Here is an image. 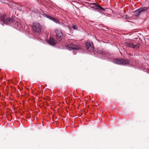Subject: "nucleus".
Masks as SVG:
<instances>
[{"label": "nucleus", "mask_w": 149, "mask_h": 149, "mask_svg": "<svg viewBox=\"0 0 149 149\" xmlns=\"http://www.w3.org/2000/svg\"><path fill=\"white\" fill-rule=\"evenodd\" d=\"M97 54L102 59H106L109 61L112 60L111 55L109 53H106L102 50H99L97 52Z\"/></svg>", "instance_id": "nucleus-1"}, {"label": "nucleus", "mask_w": 149, "mask_h": 149, "mask_svg": "<svg viewBox=\"0 0 149 149\" xmlns=\"http://www.w3.org/2000/svg\"><path fill=\"white\" fill-rule=\"evenodd\" d=\"M113 61L116 64L123 65L127 64L129 63L128 60L125 59H113Z\"/></svg>", "instance_id": "nucleus-2"}, {"label": "nucleus", "mask_w": 149, "mask_h": 149, "mask_svg": "<svg viewBox=\"0 0 149 149\" xmlns=\"http://www.w3.org/2000/svg\"><path fill=\"white\" fill-rule=\"evenodd\" d=\"M6 15H1V20L4 24H7L9 23L12 22L13 23L15 22L13 19L12 18H8L6 19Z\"/></svg>", "instance_id": "nucleus-3"}, {"label": "nucleus", "mask_w": 149, "mask_h": 149, "mask_svg": "<svg viewBox=\"0 0 149 149\" xmlns=\"http://www.w3.org/2000/svg\"><path fill=\"white\" fill-rule=\"evenodd\" d=\"M32 28L34 31L36 33H39L42 29L41 26L39 23L33 24Z\"/></svg>", "instance_id": "nucleus-4"}, {"label": "nucleus", "mask_w": 149, "mask_h": 149, "mask_svg": "<svg viewBox=\"0 0 149 149\" xmlns=\"http://www.w3.org/2000/svg\"><path fill=\"white\" fill-rule=\"evenodd\" d=\"M54 32L56 34V36L58 41L61 40L63 38V34L62 31L59 29H56Z\"/></svg>", "instance_id": "nucleus-5"}, {"label": "nucleus", "mask_w": 149, "mask_h": 149, "mask_svg": "<svg viewBox=\"0 0 149 149\" xmlns=\"http://www.w3.org/2000/svg\"><path fill=\"white\" fill-rule=\"evenodd\" d=\"M81 48L80 45L78 44H70L68 46V49L70 50H79Z\"/></svg>", "instance_id": "nucleus-6"}, {"label": "nucleus", "mask_w": 149, "mask_h": 149, "mask_svg": "<svg viewBox=\"0 0 149 149\" xmlns=\"http://www.w3.org/2000/svg\"><path fill=\"white\" fill-rule=\"evenodd\" d=\"M86 48L87 49H89L91 51H93L94 47L93 43L89 41L87 42L86 43Z\"/></svg>", "instance_id": "nucleus-7"}, {"label": "nucleus", "mask_w": 149, "mask_h": 149, "mask_svg": "<svg viewBox=\"0 0 149 149\" xmlns=\"http://www.w3.org/2000/svg\"><path fill=\"white\" fill-rule=\"evenodd\" d=\"M15 26L17 29L20 30H24V25H23V24L19 22H17Z\"/></svg>", "instance_id": "nucleus-8"}, {"label": "nucleus", "mask_w": 149, "mask_h": 149, "mask_svg": "<svg viewBox=\"0 0 149 149\" xmlns=\"http://www.w3.org/2000/svg\"><path fill=\"white\" fill-rule=\"evenodd\" d=\"M130 46L129 47L136 49L139 48L140 46V45L139 43L134 44L132 42H129Z\"/></svg>", "instance_id": "nucleus-9"}, {"label": "nucleus", "mask_w": 149, "mask_h": 149, "mask_svg": "<svg viewBox=\"0 0 149 149\" xmlns=\"http://www.w3.org/2000/svg\"><path fill=\"white\" fill-rule=\"evenodd\" d=\"M46 17L47 18H49L50 20L53 21L56 23H60V22L58 20L53 17L49 15H47Z\"/></svg>", "instance_id": "nucleus-10"}, {"label": "nucleus", "mask_w": 149, "mask_h": 149, "mask_svg": "<svg viewBox=\"0 0 149 149\" xmlns=\"http://www.w3.org/2000/svg\"><path fill=\"white\" fill-rule=\"evenodd\" d=\"M48 43L49 44L52 45H54L56 43V42L54 38L52 37H51L49 38V39L48 41Z\"/></svg>", "instance_id": "nucleus-11"}, {"label": "nucleus", "mask_w": 149, "mask_h": 149, "mask_svg": "<svg viewBox=\"0 0 149 149\" xmlns=\"http://www.w3.org/2000/svg\"><path fill=\"white\" fill-rule=\"evenodd\" d=\"M95 8L98 11L102 10V11H105V9L104 8L101 7L100 6L97 4V5H96Z\"/></svg>", "instance_id": "nucleus-12"}, {"label": "nucleus", "mask_w": 149, "mask_h": 149, "mask_svg": "<svg viewBox=\"0 0 149 149\" xmlns=\"http://www.w3.org/2000/svg\"><path fill=\"white\" fill-rule=\"evenodd\" d=\"M141 13V12L139 10V9L134 11V15L136 16H138Z\"/></svg>", "instance_id": "nucleus-13"}, {"label": "nucleus", "mask_w": 149, "mask_h": 149, "mask_svg": "<svg viewBox=\"0 0 149 149\" xmlns=\"http://www.w3.org/2000/svg\"><path fill=\"white\" fill-rule=\"evenodd\" d=\"M148 9L147 7H143L139 8V10L141 11V12L143 11H144Z\"/></svg>", "instance_id": "nucleus-14"}, {"label": "nucleus", "mask_w": 149, "mask_h": 149, "mask_svg": "<svg viewBox=\"0 0 149 149\" xmlns=\"http://www.w3.org/2000/svg\"><path fill=\"white\" fill-rule=\"evenodd\" d=\"M94 5V6H91V8H94L95 9H96L95 8V6H96V5H97V4H96V3H91V4L90 5Z\"/></svg>", "instance_id": "nucleus-15"}, {"label": "nucleus", "mask_w": 149, "mask_h": 149, "mask_svg": "<svg viewBox=\"0 0 149 149\" xmlns=\"http://www.w3.org/2000/svg\"><path fill=\"white\" fill-rule=\"evenodd\" d=\"M124 45L127 47H129L130 46L129 42H126L124 43Z\"/></svg>", "instance_id": "nucleus-16"}, {"label": "nucleus", "mask_w": 149, "mask_h": 149, "mask_svg": "<svg viewBox=\"0 0 149 149\" xmlns=\"http://www.w3.org/2000/svg\"><path fill=\"white\" fill-rule=\"evenodd\" d=\"M72 28L74 29V30L77 29V28L76 26L75 25H72Z\"/></svg>", "instance_id": "nucleus-17"}]
</instances>
